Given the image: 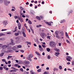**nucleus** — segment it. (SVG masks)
Returning <instances> with one entry per match:
<instances>
[{
	"label": "nucleus",
	"instance_id": "1",
	"mask_svg": "<svg viewBox=\"0 0 74 74\" xmlns=\"http://www.w3.org/2000/svg\"><path fill=\"white\" fill-rule=\"evenodd\" d=\"M50 46L52 47H55V43L53 42H50L49 43Z\"/></svg>",
	"mask_w": 74,
	"mask_h": 74
},
{
	"label": "nucleus",
	"instance_id": "2",
	"mask_svg": "<svg viewBox=\"0 0 74 74\" xmlns=\"http://www.w3.org/2000/svg\"><path fill=\"white\" fill-rule=\"evenodd\" d=\"M10 1L8 2L7 0H4V4L5 5H8V4H10Z\"/></svg>",
	"mask_w": 74,
	"mask_h": 74
},
{
	"label": "nucleus",
	"instance_id": "3",
	"mask_svg": "<svg viewBox=\"0 0 74 74\" xmlns=\"http://www.w3.org/2000/svg\"><path fill=\"white\" fill-rule=\"evenodd\" d=\"M3 25H4V27H5L6 25H8V21H4L3 23Z\"/></svg>",
	"mask_w": 74,
	"mask_h": 74
},
{
	"label": "nucleus",
	"instance_id": "4",
	"mask_svg": "<svg viewBox=\"0 0 74 74\" xmlns=\"http://www.w3.org/2000/svg\"><path fill=\"white\" fill-rule=\"evenodd\" d=\"M46 35L45 33L43 32L42 33V35H41V37L42 38H45V36Z\"/></svg>",
	"mask_w": 74,
	"mask_h": 74
},
{
	"label": "nucleus",
	"instance_id": "5",
	"mask_svg": "<svg viewBox=\"0 0 74 74\" xmlns=\"http://www.w3.org/2000/svg\"><path fill=\"white\" fill-rule=\"evenodd\" d=\"M7 47H8L6 45H3L2 47V48L3 49H6V48H7Z\"/></svg>",
	"mask_w": 74,
	"mask_h": 74
},
{
	"label": "nucleus",
	"instance_id": "6",
	"mask_svg": "<svg viewBox=\"0 0 74 74\" xmlns=\"http://www.w3.org/2000/svg\"><path fill=\"white\" fill-rule=\"evenodd\" d=\"M24 63L26 64H29L30 63L29 61L27 60H25L24 62Z\"/></svg>",
	"mask_w": 74,
	"mask_h": 74
},
{
	"label": "nucleus",
	"instance_id": "7",
	"mask_svg": "<svg viewBox=\"0 0 74 74\" xmlns=\"http://www.w3.org/2000/svg\"><path fill=\"white\" fill-rule=\"evenodd\" d=\"M18 19L21 22H23V18L19 17H18Z\"/></svg>",
	"mask_w": 74,
	"mask_h": 74
},
{
	"label": "nucleus",
	"instance_id": "8",
	"mask_svg": "<svg viewBox=\"0 0 74 74\" xmlns=\"http://www.w3.org/2000/svg\"><path fill=\"white\" fill-rule=\"evenodd\" d=\"M51 23H53V22H47V25H49V26H51L52 25Z\"/></svg>",
	"mask_w": 74,
	"mask_h": 74
},
{
	"label": "nucleus",
	"instance_id": "9",
	"mask_svg": "<svg viewBox=\"0 0 74 74\" xmlns=\"http://www.w3.org/2000/svg\"><path fill=\"white\" fill-rule=\"evenodd\" d=\"M30 73L31 74H36V73H35V72H33V70H31L30 71Z\"/></svg>",
	"mask_w": 74,
	"mask_h": 74
},
{
	"label": "nucleus",
	"instance_id": "10",
	"mask_svg": "<svg viewBox=\"0 0 74 74\" xmlns=\"http://www.w3.org/2000/svg\"><path fill=\"white\" fill-rule=\"evenodd\" d=\"M33 57V55L32 54H30L29 55V58H32Z\"/></svg>",
	"mask_w": 74,
	"mask_h": 74
},
{
	"label": "nucleus",
	"instance_id": "11",
	"mask_svg": "<svg viewBox=\"0 0 74 74\" xmlns=\"http://www.w3.org/2000/svg\"><path fill=\"white\" fill-rule=\"evenodd\" d=\"M9 53H12L14 52V51L12 49L9 50Z\"/></svg>",
	"mask_w": 74,
	"mask_h": 74
},
{
	"label": "nucleus",
	"instance_id": "12",
	"mask_svg": "<svg viewBox=\"0 0 74 74\" xmlns=\"http://www.w3.org/2000/svg\"><path fill=\"white\" fill-rule=\"evenodd\" d=\"M23 35V36L24 37H26V34H25V32H22Z\"/></svg>",
	"mask_w": 74,
	"mask_h": 74
},
{
	"label": "nucleus",
	"instance_id": "13",
	"mask_svg": "<svg viewBox=\"0 0 74 74\" xmlns=\"http://www.w3.org/2000/svg\"><path fill=\"white\" fill-rule=\"evenodd\" d=\"M30 29H31V30L32 31V33H34V31H33V29L32 28V26H31L30 27Z\"/></svg>",
	"mask_w": 74,
	"mask_h": 74
},
{
	"label": "nucleus",
	"instance_id": "14",
	"mask_svg": "<svg viewBox=\"0 0 74 74\" xmlns=\"http://www.w3.org/2000/svg\"><path fill=\"white\" fill-rule=\"evenodd\" d=\"M16 70L12 69L10 71V72H16Z\"/></svg>",
	"mask_w": 74,
	"mask_h": 74
},
{
	"label": "nucleus",
	"instance_id": "15",
	"mask_svg": "<svg viewBox=\"0 0 74 74\" xmlns=\"http://www.w3.org/2000/svg\"><path fill=\"white\" fill-rule=\"evenodd\" d=\"M35 41L37 44H39V41H38V39H36Z\"/></svg>",
	"mask_w": 74,
	"mask_h": 74
},
{
	"label": "nucleus",
	"instance_id": "16",
	"mask_svg": "<svg viewBox=\"0 0 74 74\" xmlns=\"http://www.w3.org/2000/svg\"><path fill=\"white\" fill-rule=\"evenodd\" d=\"M56 51H57L58 52H60V49H55Z\"/></svg>",
	"mask_w": 74,
	"mask_h": 74
},
{
	"label": "nucleus",
	"instance_id": "17",
	"mask_svg": "<svg viewBox=\"0 0 74 74\" xmlns=\"http://www.w3.org/2000/svg\"><path fill=\"white\" fill-rule=\"evenodd\" d=\"M66 21L65 20H63L62 21H60V23H64V22H65Z\"/></svg>",
	"mask_w": 74,
	"mask_h": 74
},
{
	"label": "nucleus",
	"instance_id": "18",
	"mask_svg": "<svg viewBox=\"0 0 74 74\" xmlns=\"http://www.w3.org/2000/svg\"><path fill=\"white\" fill-rule=\"evenodd\" d=\"M66 58H68V59H72V57L70 56H66Z\"/></svg>",
	"mask_w": 74,
	"mask_h": 74
},
{
	"label": "nucleus",
	"instance_id": "19",
	"mask_svg": "<svg viewBox=\"0 0 74 74\" xmlns=\"http://www.w3.org/2000/svg\"><path fill=\"white\" fill-rule=\"evenodd\" d=\"M12 58V56H8L7 59H9V58Z\"/></svg>",
	"mask_w": 74,
	"mask_h": 74
},
{
	"label": "nucleus",
	"instance_id": "20",
	"mask_svg": "<svg viewBox=\"0 0 74 74\" xmlns=\"http://www.w3.org/2000/svg\"><path fill=\"white\" fill-rule=\"evenodd\" d=\"M16 47H15V46H14L13 48V49L14 50V51H15L16 49Z\"/></svg>",
	"mask_w": 74,
	"mask_h": 74
},
{
	"label": "nucleus",
	"instance_id": "21",
	"mask_svg": "<svg viewBox=\"0 0 74 74\" xmlns=\"http://www.w3.org/2000/svg\"><path fill=\"white\" fill-rule=\"evenodd\" d=\"M66 36L67 38H69V35H68V34H67V33L66 32Z\"/></svg>",
	"mask_w": 74,
	"mask_h": 74
},
{
	"label": "nucleus",
	"instance_id": "22",
	"mask_svg": "<svg viewBox=\"0 0 74 74\" xmlns=\"http://www.w3.org/2000/svg\"><path fill=\"white\" fill-rule=\"evenodd\" d=\"M36 18H37V19H38L39 21H40V17H38V16H37L36 17Z\"/></svg>",
	"mask_w": 74,
	"mask_h": 74
},
{
	"label": "nucleus",
	"instance_id": "23",
	"mask_svg": "<svg viewBox=\"0 0 74 74\" xmlns=\"http://www.w3.org/2000/svg\"><path fill=\"white\" fill-rule=\"evenodd\" d=\"M35 53H36V54H37V55H38V56H40V54L37 51H36Z\"/></svg>",
	"mask_w": 74,
	"mask_h": 74
},
{
	"label": "nucleus",
	"instance_id": "24",
	"mask_svg": "<svg viewBox=\"0 0 74 74\" xmlns=\"http://www.w3.org/2000/svg\"><path fill=\"white\" fill-rule=\"evenodd\" d=\"M4 55V53L0 54V56H3Z\"/></svg>",
	"mask_w": 74,
	"mask_h": 74
},
{
	"label": "nucleus",
	"instance_id": "25",
	"mask_svg": "<svg viewBox=\"0 0 74 74\" xmlns=\"http://www.w3.org/2000/svg\"><path fill=\"white\" fill-rule=\"evenodd\" d=\"M55 34L56 36L58 35V31H56L55 32Z\"/></svg>",
	"mask_w": 74,
	"mask_h": 74
},
{
	"label": "nucleus",
	"instance_id": "26",
	"mask_svg": "<svg viewBox=\"0 0 74 74\" xmlns=\"http://www.w3.org/2000/svg\"><path fill=\"white\" fill-rule=\"evenodd\" d=\"M25 66L26 67H27V68H29V67H30V65H29L28 64L26 65H25Z\"/></svg>",
	"mask_w": 74,
	"mask_h": 74
},
{
	"label": "nucleus",
	"instance_id": "27",
	"mask_svg": "<svg viewBox=\"0 0 74 74\" xmlns=\"http://www.w3.org/2000/svg\"><path fill=\"white\" fill-rule=\"evenodd\" d=\"M17 48H22V46L21 45H19L17 46Z\"/></svg>",
	"mask_w": 74,
	"mask_h": 74
},
{
	"label": "nucleus",
	"instance_id": "28",
	"mask_svg": "<svg viewBox=\"0 0 74 74\" xmlns=\"http://www.w3.org/2000/svg\"><path fill=\"white\" fill-rule=\"evenodd\" d=\"M39 50L40 51H44V49H42V48H40Z\"/></svg>",
	"mask_w": 74,
	"mask_h": 74
},
{
	"label": "nucleus",
	"instance_id": "29",
	"mask_svg": "<svg viewBox=\"0 0 74 74\" xmlns=\"http://www.w3.org/2000/svg\"><path fill=\"white\" fill-rule=\"evenodd\" d=\"M11 44H12L13 45H14L15 44V42H11Z\"/></svg>",
	"mask_w": 74,
	"mask_h": 74
},
{
	"label": "nucleus",
	"instance_id": "30",
	"mask_svg": "<svg viewBox=\"0 0 74 74\" xmlns=\"http://www.w3.org/2000/svg\"><path fill=\"white\" fill-rule=\"evenodd\" d=\"M28 23L29 24H32V22L30 20H28Z\"/></svg>",
	"mask_w": 74,
	"mask_h": 74
},
{
	"label": "nucleus",
	"instance_id": "31",
	"mask_svg": "<svg viewBox=\"0 0 74 74\" xmlns=\"http://www.w3.org/2000/svg\"><path fill=\"white\" fill-rule=\"evenodd\" d=\"M56 38H58V39H59L60 38V37L58 35H56Z\"/></svg>",
	"mask_w": 74,
	"mask_h": 74
},
{
	"label": "nucleus",
	"instance_id": "32",
	"mask_svg": "<svg viewBox=\"0 0 74 74\" xmlns=\"http://www.w3.org/2000/svg\"><path fill=\"white\" fill-rule=\"evenodd\" d=\"M41 26H42V25H36L37 27H41Z\"/></svg>",
	"mask_w": 74,
	"mask_h": 74
},
{
	"label": "nucleus",
	"instance_id": "33",
	"mask_svg": "<svg viewBox=\"0 0 74 74\" xmlns=\"http://www.w3.org/2000/svg\"><path fill=\"white\" fill-rule=\"evenodd\" d=\"M41 71V69H39L37 71V72H38V73H39V72H40Z\"/></svg>",
	"mask_w": 74,
	"mask_h": 74
},
{
	"label": "nucleus",
	"instance_id": "34",
	"mask_svg": "<svg viewBox=\"0 0 74 74\" xmlns=\"http://www.w3.org/2000/svg\"><path fill=\"white\" fill-rule=\"evenodd\" d=\"M59 69H60V70H62V67L61 66H59Z\"/></svg>",
	"mask_w": 74,
	"mask_h": 74
},
{
	"label": "nucleus",
	"instance_id": "35",
	"mask_svg": "<svg viewBox=\"0 0 74 74\" xmlns=\"http://www.w3.org/2000/svg\"><path fill=\"white\" fill-rule=\"evenodd\" d=\"M50 49L49 48H47V52H49L50 51Z\"/></svg>",
	"mask_w": 74,
	"mask_h": 74
},
{
	"label": "nucleus",
	"instance_id": "36",
	"mask_svg": "<svg viewBox=\"0 0 74 74\" xmlns=\"http://www.w3.org/2000/svg\"><path fill=\"white\" fill-rule=\"evenodd\" d=\"M3 68H4V70H5V69L6 68H7V65H4L3 66Z\"/></svg>",
	"mask_w": 74,
	"mask_h": 74
},
{
	"label": "nucleus",
	"instance_id": "37",
	"mask_svg": "<svg viewBox=\"0 0 74 74\" xmlns=\"http://www.w3.org/2000/svg\"><path fill=\"white\" fill-rule=\"evenodd\" d=\"M4 35H5V34H2L1 33H0V37L2 36H4Z\"/></svg>",
	"mask_w": 74,
	"mask_h": 74
},
{
	"label": "nucleus",
	"instance_id": "38",
	"mask_svg": "<svg viewBox=\"0 0 74 74\" xmlns=\"http://www.w3.org/2000/svg\"><path fill=\"white\" fill-rule=\"evenodd\" d=\"M4 51L6 53H9V50L6 51Z\"/></svg>",
	"mask_w": 74,
	"mask_h": 74
},
{
	"label": "nucleus",
	"instance_id": "39",
	"mask_svg": "<svg viewBox=\"0 0 74 74\" xmlns=\"http://www.w3.org/2000/svg\"><path fill=\"white\" fill-rule=\"evenodd\" d=\"M27 60H29V61H30V62H31L32 61V59H31V58H27Z\"/></svg>",
	"mask_w": 74,
	"mask_h": 74
},
{
	"label": "nucleus",
	"instance_id": "40",
	"mask_svg": "<svg viewBox=\"0 0 74 74\" xmlns=\"http://www.w3.org/2000/svg\"><path fill=\"white\" fill-rule=\"evenodd\" d=\"M21 27H22V26L21 25L18 26V28L19 30H20V29H21Z\"/></svg>",
	"mask_w": 74,
	"mask_h": 74
},
{
	"label": "nucleus",
	"instance_id": "41",
	"mask_svg": "<svg viewBox=\"0 0 74 74\" xmlns=\"http://www.w3.org/2000/svg\"><path fill=\"white\" fill-rule=\"evenodd\" d=\"M14 35L15 36H18L19 33H15Z\"/></svg>",
	"mask_w": 74,
	"mask_h": 74
},
{
	"label": "nucleus",
	"instance_id": "42",
	"mask_svg": "<svg viewBox=\"0 0 74 74\" xmlns=\"http://www.w3.org/2000/svg\"><path fill=\"white\" fill-rule=\"evenodd\" d=\"M3 1H4V0H0V3L1 4L3 3Z\"/></svg>",
	"mask_w": 74,
	"mask_h": 74
},
{
	"label": "nucleus",
	"instance_id": "43",
	"mask_svg": "<svg viewBox=\"0 0 74 74\" xmlns=\"http://www.w3.org/2000/svg\"><path fill=\"white\" fill-rule=\"evenodd\" d=\"M60 34H62V36H63V32H60Z\"/></svg>",
	"mask_w": 74,
	"mask_h": 74
},
{
	"label": "nucleus",
	"instance_id": "44",
	"mask_svg": "<svg viewBox=\"0 0 74 74\" xmlns=\"http://www.w3.org/2000/svg\"><path fill=\"white\" fill-rule=\"evenodd\" d=\"M72 66H74V61H73L72 62Z\"/></svg>",
	"mask_w": 74,
	"mask_h": 74
},
{
	"label": "nucleus",
	"instance_id": "45",
	"mask_svg": "<svg viewBox=\"0 0 74 74\" xmlns=\"http://www.w3.org/2000/svg\"><path fill=\"white\" fill-rule=\"evenodd\" d=\"M66 60H67L68 61H69V62H70V59H69V58H67L66 59Z\"/></svg>",
	"mask_w": 74,
	"mask_h": 74
},
{
	"label": "nucleus",
	"instance_id": "46",
	"mask_svg": "<svg viewBox=\"0 0 74 74\" xmlns=\"http://www.w3.org/2000/svg\"><path fill=\"white\" fill-rule=\"evenodd\" d=\"M56 55H60V53L58 52H56L55 53Z\"/></svg>",
	"mask_w": 74,
	"mask_h": 74
},
{
	"label": "nucleus",
	"instance_id": "47",
	"mask_svg": "<svg viewBox=\"0 0 74 74\" xmlns=\"http://www.w3.org/2000/svg\"><path fill=\"white\" fill-rule=\"evenodd\" d=\"M20 71H22V72H23V68H21L20 69Z\"/></svg>",
	"mask_w": 74,
	"mask_h": 74
},
{
	"label": "nucleus",
	"instance_id": "48",
	"mask_svg": "<svg viewBox=\"0 0 74 74\" xmlns=\"http://www.w3.org/2000/svg\"><path fill=\"white\" fill-rule=\"evenodd\" d=\"M2 60L3 62H5L6 61V60L5 59H3Z\"/></svg>",
	"mask_w": 74,
	"mask_h": 74
},
{
	"label": "nucleus",
	"instance_id": "49",
	"mask_svg": "<svg viewBox=\"0 0 74 74\" xmlns=\"http://www.w3.org/2000/svg\"><path fill=\"white\" fill-rule=\"evenodd\" d=\"M27 42V45H28L29 44L30 45V44H31V43H30V42Z\"/></svg>",
	"mask_w": 74,
	"mask_h": 74
},
{
	"label": "nucleus",
	"instance_id": "50",
	"mask_svg": "<svg viewBox=\"0 0 74 74\" xmlns=\"http://www.w3.org/2000/svg\"><path fill=\"white\" fill-rule=\"evenodd\" d=\"M42 46L43 48H45L46 47V46L45 45H42Z\"/></svg>",
	"mask_w": 74,
	"mask_h": 74
},
{
	"label": "nucleus",
	"instance_id": "51",
	"mask_svg": "<svg viewBox=\"0 0 74 74\" xmlns=\"http://www.w3.org/2000/svg\"><path fill=\"white\" fill-rule=\"evenodd\" d=\"M47 58L48 59H51V56H50L49 55L47 57Z\"/></svg>",
	"mask_w": 74,
	"mask_h": 74
},
{
	"label": "nucleus",
	"instance_id": "52",
	"mask_svg": "<svg viewBox=\"0 0 74 74\" xmlns=\"http://www.w3.org/2000/svg\"><path fill=\"white\" fill-rule=\"evenodd\" d=\"M22 63V61H20L19 62L18 64H21V63Z\"/></svg>",
	"mask_w": 74,
	"mask_h": 74
},
{
	"label": "nucleus",
	"instance_id": "53",
	"mask_svg": "<svg viewBox=\"0 0 74 74\" xmlns=\"http://www.w3.org/2000/svg\"><path fill=\"white\" fill-rule=\"evenodd\" d=\"M47 38H48V39H49L50 40H51V38H50V37H51V36H47Z\"/></svg>",
	"mask_w": 74,
	"mask_h": 74
},
{
	"label": "nucleus",
	"instance_id": "54",
	"mask_svg": "<svg viewBox=\"0 0 74 74\" xmlns=\"http://www.w3.org/2000/svg\"><path fill=\"white\" fill-rule=\"evenodd\" d=\"M18 26H21V24L19 23H18Z\"/></svg>",
	"mask_w": 74,
	"mask_h": 74
},
{
	"label": "nucleus",
	"instance_id": "55",
	"mask_svg": "<svg viewBox=\"0 0 74 74\" xmlns=\"http://www.w3.org/2000/svg\"><path fill=\"white\" fill-rule=\"evenodd\" d=\"M18 17V16H14V18H19V17Z\"/></svg>",
	"mask_w": 74,
	"mask_h": 74
},
{
	"label": "nucleus",
	"instance_id": "56",
	"mask_svg": "<svg viewBox=\"0 0 74 74\" xmlns=\"http://www.w3.org/2000/svg\"><path fill=\"white\" fill-rule=\"evenodd\" d=\"M20 52H21L22 53H24V51H23L22 50H21L20 51Z\"/></svg>",
	"mask_w": 74,
	"mask_h": 74
},
{
	"label": "nucleus",
	"instance_id": "57",
	"mask_svg": "<svg viewBox=\"0 0 74 74\" xmlns=\"http://www.w3.org/2000/svg\"><path fill=\"white\" fill-rule=\"evenodd\" d=\"M25 73L26 74H28L29 73V72H27V71H25Z\"/></svg>",
	"mask_w": 74,
	"mask_h": 74
},
{
	"label": "nucleus",
	"instance_id": "58",
	"mask_svg": "<svg viewBox=\"0 0 74 74\" xmlns=\"http://www.w3.org/2000/svg\"><path fill=\"white\" fill-rule=\"evenodd\" d=\"M5 30H7L6 29H2L1 31H2L3 32V31H5Z\"/></svg>",
	"mask_w": 74,
	"mask_h": 74
},
{
	"label": "nucleus",
	"instance_id": "59",
	"mask_svg": "<svg viewBox=\"0 0 74 74\" xmlns=\"http://www.w3.org/2000/svg\"><path fill=\"white\" fill-rule=\"evenodd\" d=\"M19 64H15L14 65V66L15 67H17V66H18Z\"/></svg>",
	"mask_w": 74,
	"mask_h": 74
},
{
	"label": "nucleus",
	"instance_id": "60",
	"mask_svg": "<svg viewBox=\"0 0 74 74\" xmlns=\"http://www.w3.org/2000/svg\"><path fill=\"white\" fill-rule=\"evenodd\" d=\"M73 12V10H71L70 12H69V14H71V13L72 14V12Z\"/></svg>",
	"mask_w": 74,
	"mask_h": 74
},
{
	"label": "nucleus",
	"instance_id": "61",
	"mask_svg": "<svg viewBox=\"0 0 74 74\" xmlns=\"http://www.w3.org/2000/svg\"><path fill=\"white\" fill-rule=\"evenodd\" d=\"M10 40L11 41V42H14V40H13V39H10Z\"/></svg>",
	"mask_w": 74,
	"mask_h": 74
},
{
	"label": "nucleus",
	"instance_id": "62",
	"mask_svg": "<svg viewBox=\"0 0 74 74\" xmlns=\"http://www.w3.org/2000/svg\"><path fill=\"white\" fill-rule=\"evenodd\" d=\"M0 70H3V67H0Z\"/></svg>",
	"mask_w": 74,
	"mask_h": 74
},
{
	"label": "nucleus",
	"instance_id": "63",
	"mask_svg": "<svg viewBox=\"0 0 74 74\" xmlns=\"http://www.w3.org/2000/svg\"><path fill=\"white\" fill-rule=\"evenodd\" d=\"M29 6L30 7H32V6H33V4L32 3L30 4Z\"/></svg>",
	"mask_w": 74,
	"mask_h": 74
},
{
	"label": "nucleus",
	"instance_id": "64",
	"mask_svg": "<svg viewBox=\"0 0 74 74\" xmlns=\"http://www.w3.org/2000/svg\"><path fill=\"white\" fill-rule=\"evenodd\" d=\"M3 46V44H0V47H1Z\"/></svg>",
	"mask_w": 74,
	"mask_h": 74
}]
</instances>
